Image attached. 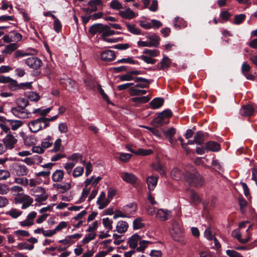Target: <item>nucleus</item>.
I'll return each instance as SVG.
<instances>
[{
  "mask_svg": "<svg viewBox=\"0 0 257 257\" xmlns=\"http://www.w3.org/2000/svg\"><path fill=\"white\" fill-rule=\"evenodd\" d=\"M137 209V205L135 203H131L123 207V210L128 215L134 213Z\"/></svg>",
  "mask_w": 257,
  "mask_h": 257,
  "instance_id": "bb28decb",
  "label": "nucleus"
},
{
  "mask_svg": "<svg viewBox=\"0 0 257 257\" xmlns=\"http://www.w3.org/2000/svg\"><path fill=\"white\" fill-rule=\"evenodd\" d=\"M238 202L240 210L242 213H244V208L247 205V202L243 197H239L238 199Z\"/></svg>",
  "mask_w": 257,
  "mask_h": 257,
  "instance_id": "e2e57ef3",
  "label": "nucleus"
},
{
  "mask_svg": "<svg viewBox=\"0 0 257 257\" xmlns=\"http://www.w3.org/2000/svg\"><path fill=\"white\" fill-rule=\"evenodd\" d=\"M138 58L142 59L148 64H155L156 62V59H153L151 57H149L146 55H141Z\"/></svg>",
  "mask_w": 257,
  "mask_h": 257,
  "instance_id": "3c124183",
  "label": "nucleus"
},
{
  "mask_svg": "<svg viewBox=\"0 0 257 257\" xmlns=\"http://www.w3.org/2000/svg\"><path fill=\"white\" fill-rule=\"evenodd\" d=\"M139 87H136L135 85L130 88L129 93L131 96H137L145 94L147 93V91L144 89L139 88Z\"/></svg>",
  "mask_w": 257,
  "mask_h": 257,
  "instance_id": "b1692460",
  "label": "nucleus"
},
{
  "mask_svg": "<svg viewBox=\"0 0 257 257\" xmlns=\"http://www.w3.org/2000/svg\"><path fill=\"white\" fill-rule=\"evenodd\" d=\"M126 26L127 28L128 31L135 35L141 34V30L135 27L134 25H131L128 23H126Z\"/></svg>",
  "mask_w": 257,
  "mask_h": 257,
  "instance_id": "4c0bfd02",
  "label": "nucleus"
},
{
  "mask_svg": "<svg viewBox=\"0 0 257 257\" xmlns=\"http://www.w3.org/2000/svg\"><path fill=\"white\" fill-rule=\"evenodd\" d=\"M50 174V170L45 171H41L35 174V176L36 177H42L45 179H47L49 177Z\"/></svg>",
  "mask_w": 257,
  "mask_h": 257,
  "instance_id": "0e129e2a",
  "label": "nucleus"
},
{
  "mask_svg": "<svg viewBox=\"0 0 257 257\" xmlns=\"http://www.w3.org/2000/svg\"><path fill=\"white\" fill-rule=\"evenodd\" d=\"M11 35L12 36V39L13 41L14 42H19L21 40L22 38V35L17 32V31H12L11 32Z\"/></svg>",
  "mask_w": 257,
  "mask_h": 257,
  "instance_id": "8fccbe9b",
  "label": "nucleus"
},
{
  "mask_svg": "<svg viewBox=\"0 0 257 257\" xmlns=\"http://www.w3.org/2000/svg\"><path fill=\"white\" fill-rule=\"evenodd\" d=\"M151 99L149 96L134 97L132 99V101L135 102L136 105H139L141 103H145L148 102Z\"/></svg>",
  "mask_w": 257,
  "mask_h": 257,
  "instance_id": "c756f323",
  "label": "nucleus"
},
{
  "mask_svg": "<svg viewBox=\"0 0 257 257\" xmlns=\"http://www.w3.org/2000/svg\"><path fill=\"white\" fill-rule=\"evenodd\" d=\"M118 63H130L133 64H138L139 62L137 61L134 60L132 58H122L117 61V62Z\"/></svg>",
  "mask_w": 257,
  "mask_h": 257,
  "instance_id": "bf43d9fd",
  "label": "nucleus"
},
{
  "mask_svg": "<svg viewBox=\"0 0 257 257\" xmlns=\"http://www.w3.org/2000/svg\"><path fill=\"white\" fill-rule=\"evenodd\" d=\"M22 212L16 208H12L10 211H7L6 214L11 216L13 218H17L21 215Z\"/></svg>",
  "mask_w": 257,
  "mask_h": 257,
  "instance_id": "c9c22d12",
  "label": "nucleus"
},
{
  "mask_svg": "<svg viewBox=\"0 0 257 257\" xmlns=\"http://www.w3.org/2000/svg\"><path fill=\"white\" fill-rule=\"evenodd\" d=\"M119 78L121 81H124L134 80L135 77H133V74L132 73V71H131L125 74L120 76Z\"/></svg>",
  "mask_w": 257,
  "mask_h": 257,
  "instance_id": "37998d69",
  "label": "nucleus"
},
{
  "mask_svg": "<svg viewBox=\"0 0 257 257\" xmlns=\"http://www.w3.org/2000/svg\"><path fill=\"white\" fill-rule=\"evenodd\" d=\"M134 81L136 83L135 85L136 87L141 88H148L153 81V80L147 79L141 77H136L135 78Z\"/></svg>",
  "mask_w": 257,
  "mask_h": 257,
  "instance_id": "0eeeda50",
  "label": "nucleus"
},
{
  "mask_svg": "<svg viewBox=\"0 0 257 257\" xmlns=\"http://www.w3.org/2000/svg\"><path fill=\"white\" fill-rule=\"evenodd\" d=\"M61 83L65 85L66 89L68 90H72V89H74L75 87L76 86L75 81L69 78L64 79L63 81L61 82Z\"/></svg>",
  "mask_w": 257,
  "mask_h": 257,
  "instance_id": "cd10ccee",
  "label": "nucleus"
},
{
  "mask_svg": "<svg viewBox=\"0 0 257 257\" xmlns=\"http://www.w3.org/2000/svg\"><path fill=\"white\" fill-rule=\"evenodd\" d=\"M98 91L101 95L102 97H103V99L105 100L107 103L110 104L111 103V101L109 99V98L106 94L105 93L104 90L101 87L100 85L98 86Z\"/></svg>",
  "mask_w": 257,
  "mask_h": 257,
  "instance_id": "052dcab7",
  "label": "nucleus"
},
{
  "mask_svg": "<svg viewBox=\"0 0 257 257\" xmlns=\"http://www.w3.org/2000/svg\"><path fill=\"white\" fill-rule=\"evenodd\" d=\"M128 227V223L125 221L121 220L117 222L115 231L119 233H123L127 231Z\"/></svg>",
  "mask_w": 257,
  "mask_h": 257,
  "instance_id": "6ab92c4d",
  "label": "nucleus"
},
{
  "mask_svg": "<svg viewBox=\"0 0 257 257\" xmlns=\"http://www.w3.org/2000/svg\"><path fill=\"white\" fill-rule=\"evenodd\" d=\"M141 239V236L137 233L132 235L128 241L130 247L132 249L136 248L138 245V242Z\"/></svg>",
  "mask_w": 257,
  "mask_h": 257,
  "instance_id": "aec40b11",
  "label": "nucleus"
},
{
  "mask_svg": "<svg viewBox=\"0 0 257 257\" xmlns=\"http://www.w3.org/2000/svg\"><path fill=\"white\" fill-rule=\"evenodd\" d=\"M53 187L58 190H60V193H64L71 189V185L68 182L64 183L63 184L56 183L53 185Z\"/></svg>",
  "mask_w": 257,
  "mask_h": 257,
  "instance_id": "dca6fc26",
  "label": "nucleus"
},
{
  "mask_svg": "<svg viewBox=\"0 0 257 257\" xmlns=\"http://www.w3.org/2000/svg\"><path fill=\"white\" fill-rule=\"evenodd\" d=\"M142 219L141 217L135 219L133 222V227L134 229H138L144 227L145 224L142 222Z\"/></svg>",
  "mask_w": 257,
  "mask_h": 257,
  "instance_id": "a19ab883",
  "label": "nucleus"
},
{
  "mask_svg": "<svg viewBox=\"0 0 257 257\" xmlns=\"http://www.w3.org/2000/svg\"><path fill=\"white\" fill-rule=\"evenodd\" d=\"M158 176H155L153 175L149 176L147 179V183L148 189L150 191H153L157 186Z\"/></svg>",
  "mask_w": 257,
  "mask_h": 257,
  "instance_id": "2eb2a0df",
  "label": "nucleus"
},
{
  "mask_svg": "<svg viewBox=\"0 0 257 257\" xmlns=\"http://www.w3.org/2000/svg\"><path fill=\"white\" fill-rule=\"evenodd\" d=\"M204 137L205 134L202 132H197L194 138L195 143L198 145L202 144L204 141Z\"/></svg>",
  "mask_w": 257,
  "mask_h": 257,
  "instance_id": "7c9ffc66",
  "label": "nucleus"
},
{
  "mask_svg": "<svg viewBox=\"0 0 257 257\" xmlns=\"http://www.w3.org/2000/svg\"><path fill=\"white\" fill-rule=\"evenodd\" d=\"M185 179L188 183L193 186H200L203 183V180L201 176L193 168L191 172H188L185 175Z\"/></svg>",
  "mask_w": 257,
  "mask_h": 257,
  "instance_id": "f257e3e1",
  "label": "nucleus"
},
{
  "mask_svg": "<svg viewBox=\"0 0 257 257\" xmlns=\"http://www.w3.org/2000/svg\"><path fill=\"white\" fill-rule=\"evenodd\" d=\"M110 27L108 25H104V27L103 29V31L101 34V37L103 40L104 41L105 38H107V37L110 36Z\"/></svg>",
  "mask_w": 257,
  "mask_h": 257,
  "instance_id": "09e8293b",
  "label": "nucleus"
},
{
  "mask_svg": "<svg viewBox=\"0 0 257 257\" xmlns=\"http://www.w3.org/2000/svg\"><path fill=\"white\" fill-rule=\"evenodd\" d=\"M18 47V45L16 43H11L6 46V48L2 51L3 53L11 54L13 51L16 50Z\"/></svg>",
  "mask_w": 257,
  "mask_h": 257,
  "instance_id": "f704fd0d",
  "label": "nucleus"
},
{
  "mask_svg": "<svg viewBox=\"0 0 257 257\" xmlns=\"http://www.w3.org/2000/svg\"><path fill=\"white\" fill-rule=\"evenodd\" d=\"M28 126L32 132L34 133H37L43 128L41 117L30 121L28 123Z\"/></svg>",
  "mask_w": 257,
  "mask_h": 257,
  "instance_id": "423d86ee",
  "label": "nucleus"
},
{
  "mask_svg": "<svg viewBox=\"0 0 257 257\" xmlns=\"http://www.w3.org/2000/svg\"><path fill=\"white\" fill-rule=\"evenodd\" d=\"M250 69V66L246 63H243L241 66V71L244 76L248 80H253L254 76L249 73Z\"/></svg>",
  "mask_w": 257,
  "mask_h": 257,
  "instance_id": "5701e85b",
  "label": "nucleus"
},
{
  "mask_svg": "<svg viewBox=\"0 0 257 257\" xmlns=\"http://www.w3.org/2000/svg\"><path fill=\"white\" fill-rule=\"evenodd\" d=\"M232 235L234 237L237 238L240 243H245L250 240V237H248L245 239L241 238V234L238 231L234 230L232 232Z\"/></svg>",
  "mask_w": 257,
  "mask_h": 257,
  "instance_id": "58836bf2",
  "label": "nucleus"
},
{
  "mask_svg": "<svg viewBox=\"0 0 257 257\" xmlns=\"http://www.w3.org/2000/svg\"><path fill=\"white\" fill-rule=\"evenodd\" d=\"M17 247L19 249H26L31 250L34 248V246L33 244H27L26 242H21L18 244Z\"/></svg>",
  "mask_w": 257,
  "mask_h": 257,
  "instance_id": "de8ad7c7",
  "label": "nucleus"
},
{
  "mask_svg": "<svg viewBox=\"0 0 257 257\" xmlns=\"http://www.w3.org/2000/svg\"><path fill=\"white\" fill-rule=\"evenodd\" d=\"M176 133V129L173 127L169 128L168 130L164 131V134L166 138L174 137Z\"/></svg>",
  "mask_w": 257,
  "mask_h": 257,
  "instance_id": "4d7b16f0",
  "label": "nucleus"
},
{
  "mask_svg": "<svg viewBox=\"0 0 257 257\" xmlns=\"http://www.w3.org/2000/svg\"><path fill=\"white\" fill-rule=\"evenodd\" d=\"M53 143V139L50 136L47 137L41 143V146L44 148L50 147Z\"/></svg>",
  "mask_w": 257,
  "mask_h": 257,
  "instance_id": "e433bc0d",
  "label": "nucleus"
},
{
  "mask_svg": "<svg viewBox=\"0 0 257 257\" xmlns=\"http://www.w3.org/2000/svg\"><path fill=\"white\" fill-rule=\"evenodd\" d=\"M110 7L114 10H120L123 9L122 4L117 0H112L110 3Z\"/></svg>",
  "mask_w": 257,
  "mask_h": 257,
  "instance_id": "ea45409f",
  "label": "nucleus"
},
{
  "mask_svg": "<svg viewBox=\"0 0 257 257\" xmlns=\"http://www.w3.org/2000/svg\"><path fill=\"white\" fill-rule=\"evenodd\" d=\"M96 235L95 232H90L85 235L82 242L84 244L88 243L90 241L93 240Z\"/></svg>",
  "mask_w": 257,
  "mask_h": 257,
  "instance_id": "79ce46f5",
  "label": "nucleus"
},
{
  "mask_svg": "<svg viewBox=\"0 0 257 257\" xmlns=\"http://www.w3.org/2000/svg\"><path fill=\"white\" fill-rule=\"evenodd\" d=\"M8 83H9L8 87L11 90L15 91L20 89L19 84L16 80L11 78V80Z\"/></svg>",
  "mask_w": 257,
  "mask_h": 257,
  "instance_id": "72a5a7b5",
  "label": "nucleus"
},
{
  "mask_svg": "<svg viewBox=\"0 0 257 257\" xmlns=\"http://www.w3.org/2000/svg\"><path fill=\"white\" fill-rule=\"evenodd\" d=\"M84 172V169L82 167H76L73 173V176L74 177L76 178L82 175Z\"/></svg>",
  "mask_w": 257,
  "mask_h": 257,
  "instance_id": "864d4df0",
  "label": "nucleus"
},
{
  "mask_svg": "<svg viewBox=\"0 0 257 257\" xmlns=\"http://www.w3.org/2000/svg\"><path fill=\"white\" fill-rule=\"evenodd\" d=\"M205 146L207 150L212 152H217L220 149L219 144L214 141L208 142L205 144Z\"/></svg>",
  "mask_w": 257,
  "mask_h": 257,
  "instance_id": "a211bd4d",
  "label": "nucleus"
},
{
  "mask_svg": "<svg viewBox=\"0 0 257 257\" xmlns=\"http://www.w3.org/2000/svg\"><path fill=\"white\" fill-rule=\"evenodd\" d=\"M103 27L104 25L103 24H96L90 27L89 31L92 35H93L97 33L102 34Z\"/></svg>",
  "mask_w": 257,
  "mask_h": 257,
  "instance_id": "a878e982",
  "label": "nucleus"
},
{
  "mask_svg": "<svg viewBox=\"0 0 257 257\" xmlns=\"http://www.w3.org/2000/svg\"><path fill=\"white\" fill-rule=\"evenodd\" d=\"M11 176V174L8 170H0V180H6Z\"/></svg>",
  "mask_w": 257,
  "mask_h": 257,
  "instance_id": "13d9d810",
  "label": "nucleus"
},
{
  "mask_svg": "<svg viewBox=\"0 0 257 257\" xmlns=\"http://www.w3.org/2000/svg\"><path fill=\"white\" fill-rule=\"evenodd\" d=\"M89 8H85V11L87 13H92L96 12L98 10V7L102 5V2L101 0H91L88 3Z\"/></svg>",
  "mask_w": 257,
  "mask_h": 257,
  "instance_id": "1a4fd4ad",
  "label": "nucleus"
},
{
  "mask_svg": "<svg viewBox=\"0 0 257 257\" xmlns=\"http://www.w3.org/2000/svg\"><path fill=\"white\" fill-rule=\"evenodd\" d=\"M102 61H111L115 58L114 52L112 50H106L103 51L100 55Z\"/></svg>",
  "mask_w": 257,
  "mask_h": 257,
  "instance_id": "4468645a",
  "label": "nucleus"
},
{
  "mask_svg": "<svg viewBox=\"0 0 257 257\" xmlns=\"http://www.w3.org/2000/svg\"><path fill=\"white\" fill-rule=\"evenodd\" d=\"M119 15L122 18L127 19H132L136 17L135 13L129 8L125 11H119Z\"/></svg>",
  "mask_w": 257,
  "mask_h": 257,
  "instance_id": "4be33fe9",
  "label": "nucleus"
},
{
  "mask_svg": "<svg viewBox=\"0 0 257 257\" xmlns=\"http://www.w3.org/2000/svg\"><path fill=\"white\" fill-rule=\"evenodd\" d=\"M35 196L36 197L35 201L39 202L45 201L48 197V195L46 194V193L35 194Z\"/></svg>",
  "mask_w": 257,
  "mask_h": 257,
  "instance_id": "603ef678",
  "label": "nucleus"
},
{
  "mask_svg": "<svg viewBox=\"0 0 257 257\" xmlns=\"http://www.w3.org/2000/svg\"><path fill=\"white\" fill-rule=\"evenodd\" d=\"M11 171L13 175L21 177L27 175L29 169L24 165L15 163L12 165Z\"/></svg>",
  "mask_w": 257,
  "mask_h": 257,
  "instance_id": "f03ea898",
  "label": "nucleus"
},
{
  "mask_svg": "<svg viewBox=\"0 0 257 257\" xmlns=\"http://www.w3.org/2000/svg\"><path fill=\"white\" fill-rule=\"evenodd\" d=\"M256 111L255 108L251 105L247 104L242 106L239 110V113L243 116H250Z\"/></svg>",
  "mask_w": 257,
  "mask_h": 257,
  "instance_id": "6e6552de",
  "label": "nucleus"
},
{
  "mask_svg": "<svg viewBox=\"0 0 257 257\" xmlns=\"http://www.w3.org/2000/svg\"><path fill=\"white\" fill-rule=\"evenodd\" d=\"M28 97L32 101H37L40 99V96L35 92H31L28 95Z\"/></svg>",
  "mask_w": 257,
  "mask_h": 257,
  "instance_id": "680f3d73",
  "label": "nucleus"
},
{
  "mask_svg": "<svg viewBox=\"0 0 257 257\" xmlns=\"http://www.w3.org/2000/svg\"><path fill=\"white\" fill-rule=\"evenodd\" d=\"M64 173L63 170H56L52 175V179L54 182H61L64 178Z\"/></svg>",
  "mask_w": 257,
  "mask_h": 257,
  "instance_id": "412c9836",
  "label": "nucleus"
},
{
  "mask_svg": "<svg viewBox=\"0 0 257 257\" xmlns=\"http://www.w3.org/2000/svg\"><path fill=\"white\" fill-rule=\"evenodd\" d=\"M226 252L229 257H243L240 253L233 250L228 249L226 250Z\"/></svg>",
  "mask_w": 257,
  "mask_h": 257,
  "instance_id": "774afa93",
  "label": "nucleus"
},
{
  "mask_svg": "<svg viewBox=\"0 0 257 257\" xmlns=\"http://www.w3.org/2000/svg\"><path fill=\"white\" fill-rule=\"evenodd\" d=\"M154 122L157 126H162L166 123L165 118L161 115L160 113H159L158 116L154 119Z\"/></svg>",
  "mask_w": 257,
  "mask_h": 257,
  "instance_id": "a18cd8bd",
  "label": "nucleus"
},
{
  "mask_svg": "<svg viewBox=\"0 0 257 257\" xmlns=\"http://www.w3.org/2000/svg\"><path fill=\"white\" fill-rule=\"evenodd\" d=\"M171 177L176 180H180L183 175L182 171L179 169L175 168L173 169L171 173Z\"/></svg>",
  "mask_w": 257,
  "mask_h": 257,
  "instance_id": "2f4dec72",
  "label": "nucleus"
},
{
  "mask_svg": "<svg viewBox=\"0 0 257 257\" xmlns=\"http://www.w3.org/2000/svg\"><path fill=\"white\" fill-rule=\"evenodd\" d=\"M147 38L150 40L149 43L151 47H158L159 44L160 38L155 34L148 36Z\"/></svg>",
  "mask_w": 257,
  "mask_h": 257,
  "instance_id": "c85d7f7f",
  "label": "nucleus"
},
{
  "mask_svg": "<svg viewBox=\"0 0 257 257\" xmlns=\"http://www.w3.org/2000/svg\"><path fill=\"white\" fill-rule=\"evenodd\" d=\"M15 181L17 183L22 185L27 186L29 184V180L26 178H16Z\"/></svg>",
  "mask_w": 257,
  "mask_h": 257,
  "instance_id": "69168bd1",
  "label": "nucleus"
},
{
  "mask_svg": "<svg viewBox=\"0 0 257 257\" xmlns=\"http://www.w3.org/2000/svg\"><path fill=\"white\" fill-rule=\"evenodd\" d=\"M102 222L104 227L106 228H108L109 230L112 229V223L113 221L110 220L108 217L103 218L102 219Z\"/></svg>",
  "mask_w": 257,
  "mask_h": 257,
  "instance_id": "6e6d98bb",
  "label": "nucleus"
},
{
  "mask_svg": "<svg viewBox=\"0 0 257 257\" xmlns=\"http://www.w3.org/2000/svg\"><path fill=\"white\" fill-rule=\"evenodd\" d=\"M245 18L246 16L243 14L235 16L234 24L235 25H239L241 24L244 21Z\"/></svg>",
  "mask_w": 257,
  "mask_h": 257,
  "instance_id": "c03bdc74",
  "label": "nucleus"
},
{
  "mask_svg": "<svg viewBox=\"0 0 257 257\" xmlns=\"http://www.w3.org/2000/svg\"><path fill=\"white\" fill-rule=\"evenodd\" d=\"M174 26L176 28L181 29L182 28L186 27L187 25L183 19L177 17L175 19Z\"/></svg>",
  "mask_w": 257,
  "mask_h": 257,
  "instance_id": "473e14b6",
  "label": "nucleus"
},
{
  "mask_svg": "<svg viewBox=\"0 0 257 257\" xmlns=\"http://www.w3.org/2000/svg\"><path fill=\"white\" fill-rule=\"evenodd\" d=\"M17 203H23L22 209H25L29 207L33 203V199L29 196L23 195L15 198Z\"/></svg>",
  "mask_w": 257,
  "mask_h": 257,
  "instance_id": "20e7f679",
  "label": "nucleus"
},
{
  "mask_svg": "<svg viewBox=\"0 0 257 257\" xmlns=\"http://www.w3.org/2000/svg\"><path fill=\"white\" fill-rule=\"evenodd\" d=\"M11 112L14 115L21 118H25L27 117L28 114L30 113V112L26 113L25 112V108L24 107L20 106L12 108Z\"/></svg>",
  "mask_w": 257,
  "mask_h": 257,
  "instance_id": "ddd939ff",
  "label": "nucleus"
},
{
  "mask_svg": "<svg viewBox=\"0 0 257 257\" xmlns=\"http://www.w3.org/2000/svg\"><path fill=\"white\" fill-rule=\"evenodd\" d=\"M25 63L31 68L37 70L42 65V61L36 57H30L25 61Z\"/></svg>",
  "mask_w": 257,
  "mask_h": 257,
  "instance_id": "7ed1b4c3",
  "label": "nucleus"
},
{
  "mask_svg": "<svg viewBox=\"0 0 257 257\" xmlns=\"http://www.w3.org/2000/svg\"><path fill=\"white\" fill-rule=\"evenodd\" d=\"M98 228V222L95 221L93 222L92 224H90L88 226V229L86 230L87 232H95V231Z\"/></svg>",
  "mask_w": 257,
  "mask_h": 257,
  "instance_id": "338daca9",
  "label": "nucleus"
},
{
  "mask_svg": "<svg viewBox=\"0 0 257 257\" xmlns=\"http://www.w3.org/2000/svg\"><path fill=\"white\" fill-rule=\"evenodd\" d=\"M11 189L9 187V186L5 183H0V194L1 195H6L10 191Z\"/></svg>",
  "mask_w": 257,
  "mask_h": 257,
  "instance_id": "49530a36",
  "label": "nucleus"
},
{
  "mask_svg": "<svg viewBox=\"0 0 257 257\" xmlns=\"http://www.w3.org/2000/svg\"><path fill=\"white\" fill-rule=\"evenodd\" d=\"M4 122L11 126L13 130H16L22 126L23 122L19 120H13L5 119Z\"/></svg>",
  "mask_w": 257,
  "mask_h": 257,
  "instance_id": "f3484780",
  "label": "nucleus"
},
{
  "mask_svg": "<svg viewBox=\"0 0 257 257\" xmlns=\"http://www.w3.org/2000/svg\"><path fill=\"white\" fill-rule=\"evenodd\" d=\"M62 140L61 139H58L54 144V148L52 150V152H57L60 150L61 147Z\"/></svg>",
  "mask_w": 257,
  "mask_h": 257,
  "instance_id": "5fc2aeb1",
  "label": "nucleus"
},
{
  "mask_svg": "<svg viewBox=\"0 0 257 257\" xmlns=\"http://www.w3.org/2000/svg\"><path fill=\"white\" fill-rule=\"evenodd\" d=\"M120 176L123 181L132 185H134L138 180L137 177L132 173L121 172Z\"/></svg>",
  "mask_w": 257,
  "mask_h": 257,
  "instance_id": "39448f33",
  "label": "nucleus"
},
{
  "mask_svg": "<svg viewBox=\"0 0 257 257\" xmlns=\"http://www.w3.org/2000/svg\"><path fill=\"white\" fill-rule=\"evenodd\" d=\"M164 99L161 97H156L153 99L150 103L153 109H158L161 107L164 104Z\"/></svg>",
  "mask_w": 257,
  "mask_h": 257,
  "instance_id": "393cba45",
  "label": "nucleus"
},
{
  "mask_svg": "<svg viewBox=\"0 0 257 257\" xmlns=\"http://www.w3.org/2000/svg\"><path fill=\"white\" fill-rule=\"evenodd\" d=\"M156 217L161 221L169 219L171 216V212L167 209H159L156 212Z\"/></svg>",
  "mask_w": 257,
  "mask_h": 257,
  "instance_id": "9d476101",
  "label": "nucleus"
},
{
  "mask_svg": "<svg viewBox=\"0 0 257 257\" xmlns=\"http://www.w3.org/2000/svg\"><path fill=\"white\" fill-rule=\"evenodd\" d=\"M171 63V59L166 56H164L162 61L156 66L155 69L158 70L168 69Z\"/></svg>",
  "mask_w": 257,
  "mask_h": 257,
  "instance_id": "f8f14e48",
  "label": "nucleus"
},
{
  "mask_svg": "<svg viewBox=\"0 0 257 257\" xmlns=\"http://www.w3.org/2000/svg\"><path fill=\"white\" fill-rule=\"evenodd\" d=\"M2 142L8 149H12L16 144L17 140L12 135L9 134L3 139Z\"/></svg>",
  "mask_w": 257,
  "mask_h": 257,
  "instance_id": "9b49d317",
  "label": "nucleus"
}]
</instances>
